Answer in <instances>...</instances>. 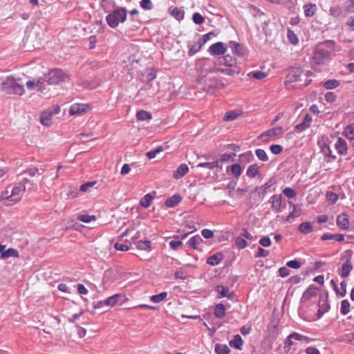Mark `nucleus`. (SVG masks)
<instances>
[{
    "label": "nucleus",
    "mask_w": 354,
    "mask_h": 354,
    "mask_svg": "<svg viewBox=\"0 0 354 354\" xmlns=\"http://www.w3.org/2000/svg\"><path fill=\"white\" fill-rule=\"evenodd\" d=\"M140 5L145 10H149L153 8V3L151 0H142L140 2Z\"/></svg>",
    "instance_id": "6e6d98bb"
},
{
    "label": "nucleus",
    "mask_w": 354,
    "mask_h": 354,
    "mask_svg": "<svg viewBox=\"0 0 354 354\" xmlns=\"http://www.w3.org/2000/svg\"><path fill=\"white\" fill-rule=\"evenodd\" d=\"M306 76V77H310L312 75L310 71H306L305 73H303L302 71L299 70H296L292 71L287 76L286 82H300L301 81V76Z\"/></svg>",
    "instance_id": "f8f14e48"
},
{
    "label": "nucleus",
    "mask_w": 354,
    "mask_h": 354,
    "mask_svg": "<svg viewBox=\"0 0 354 354\" xmlns=\"http://www.w3.org/2000/svg\"><path fill=\"white\" fill-rule=\"evenodd\" d=\"M202 241V238L199 235H196L187 241V245L192 249H196Z\"/></svg>",
    "instance_id": "393cba45"
},
{
    "label": "nucleus",
    "mask_w": 354,
    "mask_h": 354,
    "mask_svg": "<svg viewBox=\"0 0 354 354\" xmlns=\"http://www.w3.org/2000/svg\"><path fill=\"white\" fill-rule=\"evenodd\" d=\"M181 199L182 198L180 195H174L166 200L165 205L167 207H173L178 205L181 201Z\"/></svg>",
    "instance_id": "412c9836"
},
{
    "label": "nucleus",
    "mask_w": 354,
    "mask_h": 354,
    "mask_svg": "<svg viewBox=\"0 0 354 354\" xmlns=\"http://www.w3.org/2000/svg\"><path fill=\"white\" fill-rule=\"evenodd\" d=\"M235 243L236 245L241 249L245 248L247 246L246 241L241 237H237L236 239Z\"/></svg>",
    "instance_id": "338daca9"
},
{
    "label": "nucleus",
    "mask_w": 354,
    "mask_h": 354,
    "mask_svg": "<svg viewBox=\"0 0 354 354\" xmlns=\"http://www.w3.org/2000/svg\"><path fill=\"white\" fill-rule=\"evenodd\" d=\"M225 307L223 304H218L215 306L214 315L217 318H223L225 315Z\"/></svg>",
    "instance_id": "a878e982"
},
{
    "label": "nucleus",
    "mask_w": 354,
    "mask_h": 354,
    "mask_svg": "<svg viewBox=\"0 0 354 354\" xmlns=\"http://www.w3.org/2000/svg\"><path fill=\"white\" fill-rule=\"evenodd\" d=\"M322 151L325 154V156H328V158L332 159L335 158V156L332 155V151L327 142H324L323 145L322 146Z\"/></svg>",
    "instance_id": "a18cd8bd"
},
{
    "label": "nucleus",
    "mask_w": 354,
    "mask_h": 354,
    "mask_svg": "<svg viewBox=\"0 0 354 354\" xmlns=\"http://www.w3.org/2000/svg\"><path fill=\"white\" fill-rule=\"evenodd\" d=\"M90 110V106L88 104H73L71 105L69 113L70 115H81L84 113H86Z\"/></svg>",
    "instance_id": "9b49d317"
},
{
    "label": "nucleus",
    "mask_w": 354,
    "mask_h": 354,
    "mask_svg": "<svg viewBox=\"0 0 354 354\" xmlns=\"http://www.w3.org/2000/svg\"><path fill=\"white\" fill-rule=\"evenodd\" d=\"M95 181L88 182L85 184H83L80 186V190L82 192H86L89 188L93 187L95 185Z\"/></svg>",
    "instance_id": "0e129e2a"
},
{
    "label": "nucleus",
    "mask_w": 354,
    "mask_h": 354,
    "mask_svg": "<svg viewBox=\"0 0 354 354\" xmlns=\"http://www.w3.org/2000/svg\"><path fill=\"white\" fill-rule=\"evenodd\" d=\"M44 79L40 77L37 79H32L28 80L26 85L28 89L33 90L37 89L38 91L42 93L44 90Z\"/></svg>",
    "instance_id": "1a4fd4ad"
},
{
    "label": "nucleus",
    "mask_w": 354,
    "mask_h": 354,
    "mask_svg": "<svg viewBox=\"0 0 354 354\" xmlns=\"http://www.w3.org/2000/svg\"><path fill=\"white\" fill-rule=\"evenodd\" d=\"M77 218L83 223H88L91 221H95L96 216L95 215L81 214L78 215Z\"/></svg>",
    "instance_id": "79ce46f5"
},
{
    "label": "nucleus",
    "mask_w": 354,
    "mask_h": 354,
    "mask_svg": "<svg viewBox=\"0 0 354 354\" xmlns=\"http://www.w3.org/2000/svg\"><path fill=\"white\" fill-rule=\"evenodd\" d=\"M248 76L249 77H252V78H254V79H257V80H263V79L266 77L267 74L266 73H264V72H262V71H257L250 72L248 74Z\"/></svg>",
    "instance_id": "58836bf2"
},
{
    "label": "nucleus",
    "mask_w": 354,
    "mask_h": 354,
    "mask_svg": "<svg viewBox=\"0 0 354 354\" xmlns=\"http://www.w3.org/2000/svg\"><path fill=\"white\" fill-rule=\"evenodd\" d=\"M317 295V289L313 287H309L303 294L302 300L307 301Z\"/></svg>",
    "instance_id": "5701e85b"
},
{
    "label": "nucleus",
    "mask_w": 354,
    "mask_h": 354,
    "mask_svg": "<svg viewBox=\"0 0 354 354\" xmlns=\"http://www.w3.org/2000/svg\"><path fill=\"white\" fill-rule=\"evenodd\" d=\"M136 118L138 120L144 121L151 120L152 118V116L149 112L142 110L137 112Z\"/></svg>",
    "instance_id": "f704fd0d"
},
{
    "label": "nucleus",
    "mask_w": 354,
    "mask_h": 354,
    "mask_svg": "<svg viewBox=\"0 0 354 354\" xmlns=\"http://www.w3.org/2000/svg\"><path fill=\"white\" fill-rule=\"evenodd\" d=\"M221 63L229 67H236V59L230 55H225Z\"/></svg>",
    "instance_id": "c85d7f7f"
},
{
    "label": "nucleus",
    "mask_w": 354,
    "mask_h": 354,
    "mask_svg": "<svg viewBox=\"0 0 354 354\" xmlns=\"http://www.w3.org/2000/svg\"><path fill=\"white\" fill-rule=\"evenodd\" d=\"M283 197L281 194L273 195L269 200L271 203V209L277 213L281 212L285 205L282 204Z\"/></svg>",
    "instance_id": "6e6552de"
},
{
    "label": "nucleus",
    "mask_w": 354,
    "mask_h": 354,
    "mask_svg": "<svg viewBox=\"0 0 354 354\" xmlns=\"http://www.w3.org/2000/svg\"><path fill=\"white\" fill-rule=\"evenodd\" d=\"M175 277L185 280L187 279L188 274L185 270L183 268H179L175 272Z\"/></svg>",
    "instance_id": "603ef678"
},
{
    "label": "nucleus",
    "mask_w": 354,
    "mask_h": 354,
    "mask_svg": "<svg viewBox=\"0 0 354 354\" xmlns=\"http://www.w3.org/2000/svg\"><path fill=\"white\" fill-rule=\"evenodd\" d=\"M337 226H339L342 230H346L348 227V217L346 214H342L339 215L337 218L336 221Z\"/></svg>",
    "instance_id": "f3484780"
},
{
    "label": "nucleus",
    "mask_w": 354,
    "mask_h": 354,
    "mask_svg": "<svg viewBox=\"0 0 354 354\" xmlns=\"http://www.w3.org/2000/svg\"><path fill=\"white\" fill-rule=\"evenodd\" d=\"M216 354H229L230 349L226 344H216L214 348Z\"/></svg>",
    "instance_id": "bb28decb"
},
{
    "label": "nucleus",
    "mask_w": 354,
    "mask_h": 354,
    "mask_svg": "<svg viewBox=\"0 0 354 354\" xmlns=\"http://www.w3.org/2000/svg\"><path fill=\"white\" fill-rule=\"evenodd\" d=\"M286 266L293 269H299L301 267V263L297 260H291L286 263Z\"/></svg>",
    "instance_id": "680f3d73"
},
{
    "label": "nucleus",
    "mask_w": 354,
    "mask_h": 354,
    "mask_svg": "<svg viewBox=\"0 0 354 354\" xmlns=\"http://www.w3.org/2000/svg\"><path fill=\"white\" fill-rule=\"evenodd\" d=\"M216 291L218 292V298H222V297H227L229 299L233 298L234 292H230L229 288L227 286H224L222 285L217 286Z\"/></svg>",
    "instance_id": "4468645a"
},
{
    "label": "nucleus",
    "mask_w": 354,
    "mask_h": 354,
    "mask_svg": "<svg viewBox=\"0 0 354 354\" xmlns=\"http://www.w3.org/2000/svg\"><path fill=\"white\" fill-rule=\"evenodd\" d=\"M353 270V264L350 259H348L342 266L341 269L338 270V273L342 278H346L349 276L351 271Z\"/></svg>",
    "instance_id": "ddd939ff"
},
{
    "label": "nucleus",
    "mask_w": 354,
    "mask_h": 354,
    "mask_svg": "<svg viewBox=\"0 0 354 354\" xmlns=\"http://www.w3.org/2000/svg\"><path fill=\"white\" fill-rule=\"evenodd\" d=\"M189 171V167L186 164H181L174 171L173 177L176 179L183 178Z\"/></svg>",
    "instance_id": "a211bd4d"
},
{
    "label": "nucleus",
    "mask_w": 354,
    "mask_h": 354,
    "mask_svg": "<svg viewBox=\"0 0 354 354\" xmlns=\"http://www.w3.org/2000/svg\"><path fill=\"white\" fill-rule=\"evenodd\" d=\"M122 297V295L120 294H115L111 297H109L106 299L104 301V304L109 306H114L115 304H118L119 301V299Z\"/></svg>",
    "instance_id": "b1692460"
},
{
    "label": "nucleus",
    "mask_w": 354,
    "mask_h": 354,
    "mask_svg": "<svg viewBox=\"0 0 354 354\" xmlns=\"http://www.w3.org/2000/svg\"><path fill=\"white\" fill-rule=\"evenodd\" d=\"M32 183L33 180L28 179L26 176L23 177L21 180L12 188L10 193L7 189L1 194L0 201H3L6 205L17 203L21 199L26 189H31L30 186L27 187V185H32Z\"/></svg>",
    "instance_id": "f257e3e1"
},
{
    "label": "nucleus",
    "mask_w": 354,
    "mask_h": 354,
    "mask_svg": "<svg viewBox=\"0 0 354 354\" xmlns=\"http://www.w3.org/2000/svg\"><path fill=\"white\" fill-rule=\"evenodd\" d=\"M160 151H162V148L161 147H158L155 150H152V151H148L147 153V156L149 159H152V158H154L156 155L160 153Z\"/></svg>",
    "instance_id": "e2e57ef3"
},
{
    "label": "nucleus",
    "mask_w": 354,
    "mask_h": 354,
    "mask_svg": "<svg viewBox=\"0 0 354 354\" xmlns=\"http://www.w3.org/2000/svg\"><path fill=\"white\" fill-rule=\"evenodd\" d=\"M344 340L354 345V333H349L345 335Z\"/></svg>",
    "instance_id": "774afa93"
},
{
    "label": "nucleus",
    "mask_w": 354,
    "mask_h": 354,
    "mask_svg": "<svg viewBox=\"0 0 354 354\" xmlns=\"http://www.w3.org/2000/svg\"><path fill=\"white\" fill-rule=\"evenodd\" d=\"M298 230L300 231L301 233L308 234L313 231V227L310 223L304 222L299 225Z\"/></svg>",
    "instance_id": "cd10ccee"
},
{
    "label": "nucleus",
    "mask_w": 354,
    "mask_h": 354,
    "mask_svg": "<svg viewBox=\"0 0 354 354\" xmlns=\"http://www.w3.org/2000/svg\"><path fill=\"white\" fill-rule=\"evenodd\" d=\"M232 51L234 53L239 56H242L244 54V48L238 43L231 42Z\"/></svg>",
    "instance_id": "c9c22d12"
},
{
    "label": "nucleus",
    "mask_w": 354,
    "mask_h": 354,
    "mask_svg": "<svg viewBox=\"0 0 354 354\" xmlns=\"http://www.w3.org/2000/svg\"><path fill=\"white\" fill-rule=\"evenodd\" d=\"M19 252L17 250L14 248H9L8 250L2 252L1 257L2 259H6L8 257H18Z\"/></svg>",
    "instance_id": "72a5a7b5"
},
{
    "label": "nucleus",
    "mask_w": 354,
    "mask_h": 354,
    "mask_svg": "<svg viewBox=\"0 0 354 354\" xmlns=\"http://www.w3.org/2000/svg\"><path fill=\"white\" fill-rule=\"evenodd\" d=\"M336 150L340 154H346L347 152V144L344 139L338 138L335 143Z\"/></svg>",
    "instance_id": "dca6fc26"
},
{
    "label": "nucleus",
    "mask_w": 354,
    "mask_h": 354,
    "mask_svg": "<svg viewBox=\"0 0 354 354\" xmlns=\"http://www.w3.org/2000/svg\"><path fill=\"white\" fill-rule=\"evenodd\" d=\"M304 14L306 17H312L317 10L315 4H307L304 6Z\"/></svg>",
    "instance_id": "2f4dec72"
},
{
    "label": "nucleus",
    "mask_w": 354,
    "mask_h": 354,
    "mask_svg": "<svg viewBox=\"0 0 354 354\" xmlns=\"http://www.w3.org/2000/svg\"><path fill=\"white\" fill-rule=\"evenodd\" d=\"M227 50V48L223 42L218 41L211 45L208 49V52L212 55H224Z\"/></svg>",
    "instance_id": "9d476101"
},
{
    "label": "nucleus",
    "mask_w": 354,
    "mask_h": 354,
    "mask_svg": "<svg viewBox=\"0 0 354 354\" xmlns=\"http://www.w3.org/2000/svg\"><path fill=\"white\" fill-rule=\"evenodd\" d=\"M287 37H288L289 41L292 44L296 45L298 44V41H299L298 38L292 30H291L290 29L288 30Z\"/></svg>",
    "instance_id": "3c124183"
},
{
    "label": "nucleus",
    "mask_w": 354,
    "mask_h": 354,
    "mask_svg": "<svg viewBox=\"0 0 354 354\" xmlns=\"http://www.w3.org/2000/svg\"><path fill=\"white\" fill-rule=\"evenodd\" d=\"M222 259H223L222 254L220 252H217V253H215L214 254L210 256L207 259V263L211 266H216V265L219 264V263L222 261Z\"/></svg>",
    "instance_id": "6ab92c4d"
},
{
    "label": "nucleus",
    "mask_w": 354,
    "mask_h": 354,
    "mask_svg": "<svg viewBox=\"0 0 354 354\" xmlns=\"http://www.w3.org/2000/svg\"><path fill=\"white\" fill-rule=\"evenodd\" d=\"M283 133V130L282 127H277L263 133L259 136V138L264 142H270L271 140H274L276 138L281 136Z\"/></svg>",
    "instance_id": "0eeeda50"
},
{
    "label": "nucleus",
    "mask_w": 354,
    "mask_h": 354,
    "mask_svg": "<svg viewBox=\"0 0 354 354\" xmlns=\"http://www.w3.org/2000/svg\"><path fill=\"white\" fill-rule=\"evenodd\" d=\"M239 115H240L239 113H238L237 111H231L227 112L225 114L223 120L225 121H232V120H236Z\"/></svg>",
    "instance_id": "c03bdc74"
},
{
    "label": "nucleus",
    "mask_w": 354,
    "mask_h": 354,
    "mask_svg": "<svg viewBox=\"0 0 354 354\" xmlns=\"http://www.w3.org/2000/svg\"><path fill=\"white\" fill-rule=\"evenodd\" d=\"M236 67H230L228 68L224 69L221 68H216V71H219L220 73L227 75H233L234 74L239 73V70H236Z\"/></svg>",
    "instance_id": "e433bc0d"
},
{
    "label": "nucleus",
    "mask_w": 354,
    "mask_h": 354,
    "mask_svg": "<svg viewBox=\"0 0 354 354\" xmlns=\"http://www.w3.org/2000/svg\"><path fill=\"white\" fill-rule=\"evenodd\" d=\"M329 13L334 17H338L342 14V9L339 6H334L330 8Z\"/></svg>",
    "instance_id": "5fc2aeb1"
},
{
    "label": "nucleus",
    "mask_w": 354,
    "mask_h": 354,
    "mask_svg": "<svg viewBox=\"0 0 354 354\" xmlns=\"http://www.w3.org/2000/svg\"><path fill=\"white\" fill-rule=\"evenodd\" d=\"M24 175L30 177H39L41 176V174L39 173V171L37 168H31L28 171H26Z\"/></svg>",
    "instance_id": "052dcab7"
},
{
    "label": "nucleus",
    "mask_w": 354,
    "mask_h": 354,
    "mask_svg": "<svg viewBox=\"0 0 354 354\" xmlns=\"http://www.w3.org/2000/svg\"><path fill=\"white\" fill-rule=\"evenodd\" d=\"M202 46H203V45L201 44V43L199 41H198L197 43H196L190 46L189 53H188L189 55V56L194 55L195 53H196L197 52H198L201 50Z\"/></svg>",
    "instance_id": "de8ad7c7"
},
{
    "label": "nucleus",
    "mask_w": 354,
    "mask_h": 354,
    "mask_svg": "<svg viewBox=\"0 0 354 354\" xmlns=\"http://www.w3.org/2000/svg\"><path fill=\"white\" fill-rule=\"evenodd\" d=\"M256 155H257V158L262 161L268 160V156H267L266 152L263 149H257Z\"/></svg>",
    "instance_id": "4d7b16f0"
},
{
    "label": "nucleus",
    "mask_w": 354,
    "mask_h": 354,
    "mask_svg": "<svg viewBox=\"0 0 354 354\" xmlns=\"http://www.w3.org/2000/svg\"><path fill=\"white\" fill-rule=\"evenodd\" d=\"M310 122H311V118L310 116H308V115H306L304 119L303 122L297 124L296 126V129L298 130H300V131H303L306 128H307L310 126Z\"/></svg>",
    "instance_id": "4c0bfd02"
},
{
    "label": "nucleus",
    "mask_w": 354,
    "mask_h": 354,
    "mask_svg": "<svg viewBox=\"0 0 354 354\" xmlns=\"http://www.w3.org/2000/svg\"><path fill=\"white\" fill-rule=\"evenodd\" d=\"M283 194L288 198H292L296 196L295 191L290 187L285 188L283 190Z\"/></svg>",
    "instance_id": "bf43d9fd"
},
{
    "label": "nucleus",
    "mask_w": 354,
    "mask_h": 354,
    "mask_svg": "<svg viewBox=\"0 0 354 354\" xmlns=\"http://www.w3.org/2000/svg\"><path fill=\"white\" fill-rule=\"evenodd\" d=\"M167 296V293L166 292H162L158 295H155L151 297L150 300L153 303H159L166 299Z\"/></svg>",
    "instance_id": "a19ab883"
},
{
    "label": "nucleus",
    "mask_w": 354,
    "mask_h": 354,
    "mask_svg": "<svg viewBox=\"0 0 354 354\" xmlns=\"http://www.w3.org/2000/svg\"><path fill=\"white\" fill-rule=\"evenodd\" d=\"M290 337H293V339H295V340L304 341L306 342H309L308 337L304 336L302 335H300L299 333H292V334H290Z\"/></svg>",
    "instance_id": "13d9d810"
},
{
    "label": "nucleus",
    "mask_w": 354,
    "mask_h": 354,
    "mask_svg": "<svg viewBox=\"0 0 354 354\" xmlns=\"http://www.w3.org/2000/svg\"><path fill=\"white\" fill-rule=\"evenodd\" d=\"M127 18V10L125 8H118L113 12L109 14L106 20L111 28L117 27L120 23H123Z\"/></svg>",
    "instance_id": "39448f33"
},
{
    "label": "nucleus",
    "mask_w": 354,
    "mask_h": 354,
    "mask_svg": "<svg viewBox=\"0 0 354 354\" xmlns=\"http://www.w3.org/2000/svg\"><path fill=\"white\" fill-rule=\"evenodd\" d=\"M138 249L150 252L151 250V242L149 241H139L136 243Z\"/></svg>",
    "instance_id": "c756f323"
},
{
    "label": "nucleus",
    "mask_w": 354,
    "mask_h": 354,
    "mask_svg": "<svg viewBox=\"0 0 354 354\" xmlns=\"http://www.w3.org/2000/svg\"><path fill=\"white\" fill-rule=\"evenodd\" d=\"M21 80V78L16 79L12 76H8L1 82V90L8 95H22L25 89Z\"/></svg>",
    "instance_id": "7ed1b4c3"
},
{
    "label": "nucleus",
    "mask_w": 354,
    "mask_h": 354,
    "mask_svg": "<svg viewBox=\"0 0 354 354\" xmlns=\"http://www.w3.org/2000/svg\"><path fill=\"white\" fill-rule=\"evenodd\" d=\"M340 312L344 315H347L350 312V304L347 300L342 301Z\"/></svg>",
    "instance_id": "8fccbe9b"
},
{
    "label": "nucleus",
    "mask_w": 354,
    "mask_h": 354,
    "mask_svg": "<svg viewBox=\"0 0 354 354\" xmlns=\"http://www.w3.org/2000/svg\"><path fill=\"white\" fill-rule=\"evenodd\" d=\"M339 85V82L337 80H328L324 82V87L326 89H334L338 87Z\"/></svg>",
    "instance_id": "ea45409f"
},
{
    "label": "nucleus",
    "mask_w": 354,
    "mask_h": 354,
    "mask_svg": "<svg viewBox=\"0 0 354 354\" xmlns=\"http://www.w3.org/2000/svg\"><path fill=\"white\" fill-rule=\"evenodd\" d=\"M192 20L195 24L198 25L203 24L205 21L204 17L198 12L194 13L192 15Z\"/></svg>",
    "instance_id": "864d4df0"
},
{
    "label": "nucleus",
    "mask_w": 354,
    "mask_h": 354,
    "mask_svg": "<svg viewBox=\"0 0 354 354\" xmlns=\"http://www.w3.org/2000/svg\"><path fill=\"white\" fill-rule=\"evenodd\" d=\"M335 50V44L326 40L317 44L313 50V62L317 65H325L330 61V55Z\"/></svg>",
    "instance_id": "f03ea898"
},
{
    "label": "nucleus",
    "mask_w": 354,
    "mask_h": 354,
    "mask_svg": "<svg viewBox=\"0 0 354 354\" xmlns=\"http://www.w3.org/2000/svg\"><path fill=\"white\" fill-rule=\"evenodd\" d=\"M169 12L177 20H181L184 17V12L177 7H170Z\"/></svg>",
    "instance_id": "aec40b11"
},
{
    "label": "nucleus",
    "mask_w": 354,
    "mask_h": 354,
    "mask_svg": "<svg viewBox=\"0 0 354 354\" xmlns=\"http://www.w3.org/2000/svg\"><path fill=\"white\" fill-rule=\"evenodd\" d=\"M68 75L59 69L51 70L46 76V81L50 85H57L61 82L68 81Z\"/></svg>",
    "instance_id": "423d86ee"
},
{
    "label": "nucleus",
    "mask_w": 354,
    "mask_h": 354,
    "mask_svg": "<svg viewBox=\"0 0 354 354\" xmlns=\"http://www.w3.org/2000/svg\"><path fill=\"white\" fill-rule=\"evenodd\" d=\"M345 136L349 140L354 139V124H351L346 127L344 131Z\"/></svg>",
    "instance_id": "49530a36"
},
{
    "label": "nucleus",
    "mask_w": 354,
    "mask_h": 354,
    "mask_svg": "<svg viewBox=\"0 0 354 354\" xmlns=\"http://www.w3.org/2000/svg\"><path fill=\"white\" fill-rule=\"evenodd\" d=\"M60 111L59 105L55 104L51 108L46 111V127L50 126L52 122L50 121V118L55 115L57 114Z\"/></svg>",
    "instance_id": "2eb2a0df"
},
{
    "label": "nucleus",
    "mask_w": 354,
    "mask_h": 354,
    "mask_svg": "<svg viewBox=\"0 0 354 354\" xmlns=\"http://www.w3.org/2000/svg\"><path fill=\"white\" fill-rule=\"evenodd\" d=\"M216 64L212 63L208 58L198 59L196 64V68L198 74V81L202 82L203 80L209 73L216 71Z\"/></svg>",
    "instance_id": "20e7f679"
},
{
    "label": "nucleus",
    "mask_w": 354,
    "mask_h": 354,
    "mask_svg": "<svg viewBox=\"0 0 354 354\" xmlns=\"http://www.w3.org/2000/svg\"><path fill=\"white\" fill-rule=\"evenodd\" d=\"M198 167H206L209 169H212L215 167H218V160H216V161H214V162H200L198 165Z\"/></svg>",
    "instance_id": "09e8293b"
},
{
    "label": "nucleus",
    "mask_w": 354,
    "mask_h": 354,
    "mask_svg": "<svg viewBox=\"0 0 354 354\" xmlns=\"http://www.w3.org/2000/svg\"><path fill=\"white\" fill-rule=\"evenodd\" d=\"M230 171L231 173L237 178L241 176L242 173V169L239 164L232 165Z\"/></svg>",
    "instance_id": "37998d69"
},
{
    "label": "nucleus",
    "mask_w": 354,
    "mask_h": 354,
    "mask_svg": "<svg viewBox=\"0 0 354 354\" xmlns=\"http://www.w3.org/2000/svg\"><path fill=\"white\" fill-rule=\"evenodd\" d=\"M259 173V167L257 164L250 165L246 171L247 176L250 178L255 177Z\"/></svg>",
    "instance_id": "473e14b6"
},
{
    "label": "nucleus",
    "mask_w": 354,
    "mask_h": 354,
    "mask_svg": "<svg viewBox=\"0 0 354 354\" xmlns=\"http://www.w3.org/2000/svg\"><path fill=\"white\" fill-rule=\"evenodd\" d=\"M324 99L328 102H333L336 100V95L333 92H327L324 95Z\"/></svg>",
    "instance_id": "69168bd1"
},
{
    "label": "nucleus",
    "mask_w": 354,
    "mask_h": 354,
    "mask_svg": "<svg viewBox=\"0 0 354 354\" xmlns=\"http://www.w3.org/2000/svg\"><path fill=\"white\" fill-rule=\"evenodd\" d=\"M153 198V197L151 194H147L141 198L140 204L142 207L148 208L150 206Z\"/></svg>",
    "instance_id": "7c9ffc66"
},
{
    "label": "nucleus",
    "mask_w": 354,
    "mask_h": 354,
    "mask_svg": "<svg viewBox=\"0 0 354 354\" xmlns=\"http://www.w3.org/2000/svg\"><path fill=\"white\" fill-rule=\"evenodd\" d=\"M243 344V341L239 335H235L234 339L230 340L229 342V344L231 347L235 348L239 350L241 349Z\"/></svg>",
    "instance_id": "4be33fe9"
}]
</instances>
